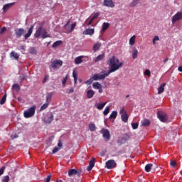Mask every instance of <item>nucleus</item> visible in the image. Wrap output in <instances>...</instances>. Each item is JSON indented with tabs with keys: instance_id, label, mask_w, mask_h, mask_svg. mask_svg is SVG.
<instances>
[{
	"instance_id": "f257e3e1",
	"label": "nucleus",
	"mask_w": 182,
	"mask_h": 182,
	"mask_svg": "<svg viewBox=\"0 0 182 182\" xmlns=\"http://www.w3.org/2000/svg\"><path fill=\"white\" fill-rule=\"evenodd\" d=\"M107 65L110 68L107 73L110 75V73L119 70L120 68H123L124 63L120 62L119 58H117L116 56H112L108 59Z\"/></svg>"
},
{
	"instance_id": "f03ea898",
	"label": "nucleus",
	"mask_w": 182,
	"mask_h": 182,
	"mask_svg": "<svg viewBox=\"0 0 182 182\" xmlns=\"http://www.w3.org/2000/svg\"><path fill=\"white\" fill-rule=\"evenodd\" d=\"M35 110H36V105H33L28 109L24 111L23 116L26 119L33 117L35 116Z\"/></svg>"
},
{
	"instance_id": "7ed1b4c3",
	"label": "nucleus",
	"mask_w": 182,
	"mask_h": 182,
	"mask_svg": "<svg viewBox=\"0 0 182 182\" xmlns=\"http://www.w3.org/2000/svg\"><path fill=\"white\" fill-rule=\"evenodd\" d=\"M109 75L107 71L103 74H94L92 79H94V80H105Z\"/></svg>"
},
{
	"instance_id": "20e7f679",
	"label": "nucleus",
	"mask_w": 182,
	"mask_h": 182,
	"mask_svg": "<svg viewBox=\"0 0 182 182\" xmlns=\"http://www.w3.org/2000/svg\"><path fill=\"white\" fill-rule=\"evenodd\" d=\"M157 116L158 119H159V120L163 123H166V122H167V114H166L165 112L159 111L157 112Z\"/></svg>"
},
{
	"instance_id": "39448f33",
	"label": "nucleus",
	"mask_w": 182,
	"mask_h": 182,
	"mask_svg": "<svg viewBox=\"0 0 182 182\" xmlns=\"http://www.w3.org/2000/svg\"><path fill=\"white\" fill-rule=\"evenodd\" d=\"M82 175V171L76 170V169H70L68 171V176L69 177H72L73 176H77V177H80Z\"/></svg>"
},
{
	"instance_id": "423d86ee",
	"label": "nucleus",
	"mask_w": 182,
	"mask_h": 182,
	"mask_svg": "<svg viewBox=\"0 0 182 182\" xmlns=\"http://www.w3.org/2000/svg\"><path fill=\"white\" fill-rule=\"evenodd\" d=\"M16 38L19 39L24 33H26V31L23 28H16L14 30Z\"/></svg>"
},
{
	"instance_id": "0eeeda50",
	"label": "nucleus",
	"mask_w": 182,
	"mask_h": 182,
	"mask_svg": "<svg viewBox=\"0 0 182 182\" xmlns=\"http://www.w3.org/2000/svg\"><path fill=\"white\" fill-rule=\"evenodd\" d=\"M116 166H117L116 161L113 159L108 160L106 162V167L107 168H108V170H111V168H114Z\"/></svg>"
},
{
	"instance_id": "6e6552de",
	"label": "nucleus",
	"mask_w": 182,
	"mask_h": 182,
	"mask_svg": "<svg viewBox=\"0 0 182 182\" xmlns=\"http://www.w3.org/2000/svg\"><path fill=\"white\" fill-rule=\"evenodd\" d=\"M102 134L105 141H109V140H110V132L109 129H102Z\"/></svg>"
},
{
	"instance_id": "1a4fd4ad",
	"label": "nucleus",
	"mask_w": 182,
	"mask_h": 182,
	"mask_svg": "<svg viewBox=\"0 0 182 182\" xmlns=\"http://www.w3.org/2000/svg\"><path fill=\"white\" fill-rule=\"evenodd\" d=\"M171 19L172 23H176L177 21H180L181 19H182V11H179L176 14L173 16H172Z\"/></svg>"
},
{
	"instance_id": "9d476101",
	"label": "nucleus",
	"mask_w": 182,
	"mask_h": 182,
	"mask_svg": "<svg viewBox=\"0 0 182 182\" xmlns=\"http://www.w3.org/2000/svg\"><path fill=\"white\" fill-rule=\"evenodd\" d=\"M58 65H59V66H62L63 65V61L60 60H55L51 63L53 69H58Z\"/></svg>"
},
{
	"instance_id": "9b49d317",
	"label": "nucleus",
	"mask_w": 182,
	"mask_h": 182,
	"mask_svg": "<svg viewBox=\"0 0 182 182\" xmlns=\"http://www.w3.org/2000/svg\"><path fill=\"white\" fill-rule=\"evenodd\" d=\"M42 32H43V24H41L38 29L36 30L34 36L36 38H40L41 35H42Z\"/></svg>"
},
{
	"instance_id": "f8f14e48",
	"label": "nucleus",
	"mask_w": 182,
	"mask_h": 182,
	"mask_svg": "<svg viewBox=\"0 0 182 182\" xmlns=\"http://www.w3.org/2000/svg\"><path fill=\"white\" fill-rule=\"evenodd\" d=\"M104 6L108 8H114V3L112 0H104Z\"/></svg>"
},
{
	"instance_id": "ddd939ff",
	"label": "nucleus",
	"mask_w": 182,
	"mask_h": 182,
	"mask_svg": "<svg viewBox=\"0 0 182 182\" xmlns=\"http://www.w3.org/2000/svg\"><path fill=\"white\" fill-rule=\"evenodd\" d=\"M53 122V114H50L46 119H44V123L46 124H50Z\"/></svg>"
},
{
	"instance_id": "4468645a",
	"label": "nucleus",
	"mask_w": 182,
	"mask_h": 182,
	"mask_svg": "<svg viewBox=\"0 0 182 182\" xmlns=\"http://www.w3.org/2000/svg\"><path fill=\"white\" fill-rule=\"evenodd\" d=\"M95 33L94 28H87L82 32V35H90L92 36Z\"/></svg>"
},
{
	"instance_id": "2eb2a0df",
	"label": "nucleus",
	"mask_w": 182,
	"mask_h": 182,
	"mask_svg": "<svg viewBox=\"0 0 182 182\" xmlns=\"http://www.w3.org/2000/svg\"><path fill=\"white\" fill-rule=\"evenodd\" d=\"M129 139H130V136H129V134H126L124 136L117 141V143H120L121 141L122 143H120V144H123V143H126Z\"/></svg>"
},
{
	"instance_id": "dca6fc26",
	"label": "nucleus",
	"mask_w": 182,
	"mask_h": 182,
	"mask_svg": "<svg viewBox=\"0 0 182 182\" xmlns=\"http://www.w3.org/2000/svg\"><path fill=\"white\" fill-rule=\"evenodd\" d=\"M32 32H33V26H31L26 34L24 35V39L26 41L28 38H31V35H32Z\"/></svg>"
},
{
	"instance_id": "f3484780",
	"label": "nucleus",
	"mask_w": 182,
	"mask_h": 182,
	"mask_svg": "<svg viewBox=\"0 0 182 182\" xmlns=\"http://www.w3.org/2000/svg\"><path fill=\"white\" fill-rule=\"evenodd\" d=\"M95 167V158H92L87 168V171H92V168Z\"/></svg>"
},
{
	"instance_id": "a211bd4d",
	"label": "nucleus",
	"mask_w": 182,
	"mask_h": 182,
	"mask_svg": "<svg viewBox=\"0 0 182 182\" xmlns=\"http://www.w3.org/2000/svg\"><path fill=\"white\" fill-rule=\"evenodd\" d=\"M106 104L107 102H100V103H96L95 106L98 110H102L105 106H106Z\"/></svg>"
},
{
	"instance_id": "6ab92c4d",
	"label": "nucleus",
	"mask_w": 182,
	"mask_h": 182,
	"mask_svg": "<svg viewBox=\"0 0 182 182\" xmlns=\"http://www.w3.org/2000/svg\"><path fill=\"white\" fill-rule=\"evenodd\" d=\"M41 37L43 38V39H46V38H50V36L48 34V31H46V28H43Z\"/></svg>"
},
{
	"instance_id": "aec40b11",
	"label": "nucleus",
	"mask_w": 182,
	"mask_h": 182,
	"mask_svg": "<svg viewBox=\"0 0 182 182\" xmlns=\"http://www.w3.org/2000/svg\"><path fill=\"white\" fill-rule=\"evenodd\" d=\"M166 86V82L162 83L158 88V95H161L164 92V87Z\"/></svg>"
},
{
	"instance_id": "412c9836",
	"label": "nucleus",
	"mask_w": 182,
	"mask_h": 182,
	"mask_svg": "<svg viewBox=\"0 0 182 182\" xmlns=\"http://www.w3.org/2000/svg\"><path fill=\"white\" fill-rule=\"evenodd\" d=\"M93 96H95V91H93V90H89L87 91V99H92Z\"/></svg>"
},
{
	"instance_id": "4be33fe9",
	"label": "nucleus",
	"mask_w": 182,
	"mask_h": 182,
	"mask_svg": "<svg viewBox=\"0 0 182 182\" xmlns=\"http://www.w3.org/2000/svg\"><path fill=\"white\" fill-rule=\"evenodd\" d=\"M100 15V14L99 13H95L94 14V16H92V18L90 19V21L88 22V24H87L88 26L92 25V23H93V21H95V19H96V18H98Z\"/></svg>"
},
{
	"instance_id": "5701e85b",
	"label": "nucleus",
	"mask_w": 182,
	"mask_h": 182,
	"mask_svg": "<svg viewBox=\"0 0 182 182\" xmlns=\"http://www.w3.org/2000/svg\"><path fill=\"white\" fill-rule=\"evenodd\" d=\"M121 119L124 122V123H127L129 120V116H127V113H124L121 114Z\"/></svg>"
},
{
	"instance_id": "b1692460",
	"label": "nucleus",
	"mask_w": 182,
	"mask_h": 182,
	"mask_svg": "<svg viewBox=\"0 0 182 182\" xmlns=\"http://www.w3.org/2000/svg\"><path fill=\"white\" fill-rule=\"evenodd\" d=\"M52 96H53V92H50L48 93L46 97V103H48L49 105V103H50V100H52Z\"/></svg>"
},
{
	"instance_id": "393cba45",
	"label": "nucleus",
	"mask_w": 182,
	"mask_h": 182,
	"mask_svg": "<svg viewBox=\"0 0 182 182\" xmlns=\"http://www.w3.org/2000/svg\"><path fill=\"white\" fill-rule=\"evenodd\" d=\"M102 59H105V54H100L98 56H97L95 59V62L97 63V62H100V60H102Z\"/></svg>"
},
{
	"instance_id": "a878e982",
	"label": "nucleus",
	"mask_w": 182,
	"mask_h": 182,
	"mask_svg": "<svg viewBox=\"0 0 182 182\" xmlns=\"http://www.w3.org/2000/svg\"><path fill=\"white\" fill-rule=\"evenodd\" d=\"M14 6V3H10V4H5L3 6L4 12H6V11H8V9H9V8H11V6Z\"/></svg>"
},
{
	"instance_id": "bb28decb",
	"label": "nucleus",
	"mask_w": 182,
	"mask_h": 182,
	"mask_svg": "<svg viewBox=\"0 0 182 182\" xmlns=\"http://www.w3.org/2000/svg\"><path fill=\"white\" fill-rule=\"evenodd\" d=\"M141 126H144V127H149V126H150V120L147 119H144L141 122Z\"/></svg>"
},
{
	"instance_id": "cd10ccee",
	"label": "nucleus",
	"mask_w": 182,
	"mask_h": 182,
	"mask_svg": "<svg viewBox=\"0 0 182 182\" xmlns=\"http://www.w3.org/2000/svg\"><path fill=\"white\" fill-rule=\"evenodd\" d=\"M109 23H103L102 26V32H105L106 31H107V29L109 28Z\"/></svg>"
},
{
	"instance_id": "c85d7f7f",
	"label": "nucleus",
	"mask_w": 182,
	"mask_h": 182,
	"mask_svg": "<svg viewBox=\"0 0 182 182\" xmlns=\"http://www.w3.org/2000/svg\"><path fill=\"white\" fill-rule=\"evenodd\" d=\"M138 55H139V50H137V49H136V48H133L132 58L133 59L137 58Z\"/></svg>"
},
{
	"instance_id": "c756f323",
	"label": "nucleus",
	"mask_w": 182,
	"mask_h": 182,
	"mask_svg": "<svg viewBox=\"0 0 182 182\" xmlns=\"http://www.w3.org/2000/svg\"><path fill=\"white\" fill-rule=\"evenodd\" d=\"M82 59H83V56H78L75 59V65H79L80 63H82L83 62V60H82Z\"/></svg>"
},
{
	"instance_id": "7c9ffc66",
	"label": "nucleus",
	"mask_w": 182,
	"mask_h": 182,
	"mask_svg": "<svg viewBox=\"0 0 182 182\" xmlns=\"http://www.w3.org/2000/svg\"><path fill=\"white\" fill-rule=\"evenodd\" d=\"M140 0H133L132 2L129 4L130 8H134V6H137Z\"/></svg>"
},
{
	"instance_id": "2f4dec72",
	"label": "nucleus",
	"mask_w": 182,
	"mask_h": 182,
	"mask_svg": "<svg viewBox=\"0 0 182 182\" xmlns=\"http://www.w3.org/2000/svg\"><path fill=\"white\" fill-rule=\"evenodd\" d=\"M100 46H102V44L100 43H97L93 46V51L97 52V50H99L100 49Z\"/></svg>"
},
{
	"instance_id": "473e14b6",
	"label": "nucleus",
	"mask_w": 182,
	"mask_h": 182,
	"mask_svg": "<svg viewBox=\"0 0 182 182\" xmlns=\"http://www.w3.org/2000/svg\"><path fill=\"white\" fill-rule=\"evenodd\" d=\"M151 167H153V164H148L145 166V171L146 173H150L151 171Z\"/></svg>"
},
{
	"instance_id": "72a5a7b5",
	"label": "nucleus",
	"mask_w": 182,
	"mask_h": 182,
	"mask_svg": "<svg viewBox=\"0 0 182 182\" xmlns=\"http://www.w3.org/2000/svg\"><path fill=\"white\" fill-rule=\"evenodd\" d=\"M134 43H136V36L134 35L129 38V45L130 46H133Z\"/></svg>"
},
{
	"instance_id": "f704fd0d",
	"label": "nucleus",
	"mask_w": 182,
	"mask_h": 182,
	"mask_svg": "<svg viewBox=\"0 0 182 182\" xmlns=\"http://www.w3.org/2000/svg\"><path fill=\"white\" fill-rule=\"evenodd\" d=\"M10 57L13 58L14 59H16V60L19 59V55H18V53H16L14 51L10 53Z\"/></svg>"
},
{
	"instance_id": "c9c22d12",
	"label": "nucleus",
	"mask_w": 182,
	"mask_h": 182,
	"mask_svg": "<svg viewBox=\"0 0 182 182\" xmlns=\"http://www.w3.org/2000/svg\"><path fill=\"white\" fill-rule=\"evenodd\" d=\"M92 87L94 89H100V87H102V84H100L99 82H94L92 84Z\"/></svg>"
},
{
	"instance_id": "e433bc0d",
	"label": "nucleus",
	"mask_w": 182,
	"mask_h": 182,
	"mask_svg": "<svg viewBox=\"0 0 182 182\" xmlns=\"http://www.w3.org/2000/svg\"><path fill=\"white\" fill-rule=\"evenodd\" d=\"M62 45V41H57L52 45V48H58V46H60Z\"/></svg>"
},
{
	"instance_id": "4c0bfd02",
	"label": "nucleus",
	"mask_w": 182,
	"mask_h": 182,
	"mask_svg": "<svg viewBox=\"0 0 182 182\" xmlns=\"http://www.w3.org/2000/svg\"><path fill=\"white\" fill-rule=\"evenodd\" d=\"M73 77H74V83L76 85L77 83V73L75 70L73 72Z\"/></svg>"
},
{
	"instance_id": "58836bf2",
	"label": "nucleus",
	"mask_w": 182,
	"mask_h": 182,
	"mask_svg": "<svg viewBox=\"0 0 182 182\" xmlns=\"http://www.w3.org/2000/svg\"><path fill=\"white\" fill-rule=\"evenodd\" d=\"M75 28H76V22L70 25V29L68 31V33L73 32Z\"/></svg>"
},
{
	"instance_id": "ea45409f",
	"label": "nucleus",
	"mask_w": 182,
	"mask_h": 182,
	"mask_svg": "<svg viewBox=\"0 0 182 182\" xmlns=\"http://www.w3.org/2000/svg\"><path fill=\"white\" fill-rule=\"evenodd\" d=\"M117 117V112L113 111L109 115V119H116Z\"/></svg>"
},
{
	"instance_id": "a19ab883",
	"label": "nucleus",
	"mask_w": 182,
	"mask_h": 182,
	"mask_svg": "<svg viewBox=\"0 0 182 182\" xmlns=\"http://www.w3.org/2000/svg\"><path fill=\"white\" fill-rule=\"evenodd\" d=\"M49 106V104L48 102H46L43 104L41 108H40V112H42L43 110H45V109H48V107Z\"/></svg>"
},
{
	"instance_id": "79ce46f5",
	"label": "nucleus",
	"mask_w": 182,
	"mask_h": 182,
	"mask_svg": "<svg viewBox=\"0 0 182 182\" xmlns=\"http://www.w3.org/2000/svg\"><path fill=\"white\" fill-rule=\"evenodd\" d=\"M108 113H110V107H106L103 112V114L104 116H107Z\"/></svg>"
},
{
	"instance_id": "37998d69",
	"label": "nucleus",
	"mask_w": 182,
	"mask_h": 182,
	"mask_svg": "<svg viewBox=\"0 0 182 182\" xmlns=\"http://www.w3.org/2000/svg\"><path fill=\"white\" fill-rule=\"evenodd\" d=\"M12 87L14 90H16V92H19V90H21V87L18 84H14Z\"/></svg>"
},
{
	"instance_id": "c03bdc74",
	"label": "nucleus",
	"mask_w": 182,
	"mask_h": 182,
	"mask_svg": "<svg viewBox=\"0 0 182 182\" xmlns=\"http://www.w3.org/2000/svg\"><path fill=\"white\" fill-rule=\"evenodd\" d=\"M5 102H6V94H4V95L0 100V105H5Z\"/></svg>"
},
{
	"instance_id": "a18cd8bd",
	"label": "nucleus",
	"mask_w": 182,
	"mask_h": 182,
	"mask_svg": "<svg viewBox=\"0 0 182 182\" xmlns=\"http://www.w3.org/2000/svg\"><path fill=\"white\" fill-rule=\"evenodd\" d=\"M89 129L90 132H95V130H96V126L95 125V124H90Z\"/></svg>"
},
{
	"instance_id": "49530a36",
	"label": "nucleus",
	"mask_w": 182,
	"mask_h": 182,
	"mask_svg": "<svg viewBox=\"0 0 182 182\" xmlns=\"http://www.w3.org/2000/svg\"><path fill=\"white\" fill-rule=\"evenodd\" d=\"M93 80H95L92 77H90L89 80H87V81H85V84L86 85H92V83H93Z\"/></svg>"
},
{
	"instance_id": "de8ad7c7",
	"label": "nucleus",
	"mask_w": 182,
	"mask_h": 182,
	"mask_svg": "<svg viewBox=\"0 0 182 182\" xmlns=\"http://www.w3.org/2000/svg\"><path fill=\"white\" fill-rule=\"evenodd\" d=\"M132 129H134V130H136V129H138V127H139V123H132Z\"/></svg>"
},
{
	"instance_id": "09e8293b",
	"label": "nucleus",
	"mask_w": 182,
	"mask_h": 182,
	"mask_svg": "<svg viewBox=\"0 0 182 182\" xmlns=\"http://www.w3.org/2000/svg\"><path fill=\"white\" fill-rule=\"evenodd\" d=\"M3 182H9V176H4L2 178Z\"/></svg>"
},
{
	"instance_id": "8fccbe9b",
	"label": "nucleus",
	"mask_w": 182,
	"mask_h": 182,
	"mask_svg": "<svg viewBox=\"0 0 182 182\" xmlns=\"http://www.w3.org/2000/svg\"><path fill=\"white\" fill-rule=\"evenodd\" d=\"M170 164L171 167H173L174 168L177 166V162H176V161H171Z\"/></svg>"
},
{
	"instance_id": "3c124183",
	"label": "nucleus",
	"mask_w": 182,
	"mask_h": 182,
	"mask_svg": "<svg viewBox=\"0 0 182 182\" xmlns=\"http://www.w3.org/2000/svg\"><path fill=\"white\" fill-rule=\"evenodd\" d=\"M66 82H68V75L63 79L62 84L63 86L66 85Z\"/></svg>"
},
{
	"instance_id": "603ef678",
	"label": "nucleus",
	"mask_w": 182,
	"mask_h": 182,
	"mask_svg": "<svg viewBox=\"0 0 182 182\" xmlns=\"http://www.w3.org/2000/svg\"><path fill=\"white\" fill-rule=\"evenodd\" d=\"M144 75H146V76H149V77H150V76H151L150 70L146 69V70L144 71Z\"/></svg>"
},
{
	"instance_id": "864d4df0",
	"label": "nucleus",
	"mask_w": 182,
	"mask_h": 182,
	"mask_svg": "<svg viewBox=\"0 0 182 182\" xmlns=\"http://www.w3.org/2000/svg\"><path fill=\"white\" fill-rule=\"evenodd\" d=\"M60 150V148H58V147H55L53 149V154H55V153H58V151Z\"/></svg>"
},
{
	"instance_id": "5fc2aeb1",
	"label": "nucleus",
	"mask_w": 182,
	"mask_h": 182,
	"mask_svg": "<svg viewBox=\"0 0 182 182\" xmlns=\"http://www.w3.org/2000/svg\"><path fill=\"white\" fill-rule=\"evenodd\" d=\"M50 178H52V175H48L46 179V182H50Z\"/></svg>"
},
{
	"instance_id": "6e6d98bb",
	"label": "nucleus",
	"mask_w": 182,
	"mask_h": 182,
	"mask_svg": "<svg viewBox=\"0 0 182 182\" xmlns=\"http://www.w3.org/2000/svg\"><path fill=\"white\" fill-rule=\"evenodd\" d=\"M4 170H5V166H2V167L0 168V176H2V174H4Z\"/></svg>"
},
{
	"instance_id": "4d7b16f0",
	"label": "nucleus",
	"mask_w": 182,
	"mask_h": 182,
	"mask_svg": "<svg viewBox=\"0 0 182 182\" xmlns=\"http://www.w3.org/2000/svg\"><path fill=\"white\" fill-rule=\"evenodd\" d=\"M119 113L120 114H124V113H126V111L124 110V107H122L120 110H119Z\"/></svg>"
},
{
	"instance_id": "13d9d810",
	"label": "nucleus",
	"mask_w": 182,
	"mask_h": 182,
	"mask_svg": "<svg viewBox=\"0 0 182 182\" xmlns=\"http://www.w3.org/2000/svg\"><path fill=\"white\" fill-rule=\"evenodd\" d=\"M5 31H6V27L1 28L0 30V33H4V32H5Z\"/></svg>"
},
{
	"instance_id": "bf43d9fd",
	"label": "nucleus",
	"mask_w": 182,
	"mask_h": 182,
	"mask_svg": "<svg viewBox=\"0 0 182 182\" xmlns=\"http://www.w3.org/2000/svg\"><path fill=\"white\" fill-rule=\"evenodd\" d=\"M30 53H31L32 55L36 53V50H35V48H31Z\"/></svg>"
},
{
	"instance_id": "052dcab7",
	"label": "nucleus",
	"mask_w": 182,
	"mask_h": 182,
	"mask_svg": "<svg viewBox=\"0 0 182 182\" xmlns=\"http://www.w3.org/2000/svg\"><path fill=\"white\" fill-rule=\"evenodd\" d=\"M153 40L156 42V41H160V38L159 37V36H156L154 37Z\"/></svg>"
},
{
	"instance_id": "680f3d73",
	"label": "nucleus",
	"mask_w": 182,
	"mask_h": 182,
	"mask_svg": "<svg viewBox=\"0 0 182 182\" xmlns=\"http://www.w3.org/2000/svg\"><path fill=\"white\" fill-rule=\"evenodd\" d=\"M63 146V144H62V142L59 141L58 144V147H59L60 149V148H62Z\"/></svg>"
},
{
	"instance_id": "e2e57ef3",
	"label": "nucleus",
	"mask_w": 182,
	"mask_h": 182,
	"mask_svg": "<svg viewBox=\"0 0 182 182\" xmlns=\"http://www.w3.org/2000/svg\"><path fill=\"white\" fill-rule=\"evenodd\" d=\"M99 90V93H102L103 92V88L100 87V88H98Z\"/></svg>"
},
{
	"instance_id": "0e129e2a",
	"label": "nucleus",
	"mask_w": 182,
	"mask_h": 182,
	"mask_svg": "<svg viewBox=\"0 0 182 182\" xmlns=\"http://www.w3.org/2000/svg\"><path fill=\"white\" fill-rule=\"evenodd\" d=\"M168 62V58H166L165 60H164V63H167Z\"/></svg>"
},
{
	"instance_id": "69168bd1",
	"label": "nucleus",
	"mask_w": 182,
	"mask_h": 182,
	"mask_svg": "<svg viewBox=\"0 0 182 182\" xmlns=\"http://www.w3.org/2000/svg\"><path fill=\"white\" fill-rule=\"evenodd\" d=\"M73 92H75V90L73 88H70L69 93H73Z\"/></svg>"
},
{
	"instance_id": "338daca9",
	"label": "nucleus",
	"mask_w": 182,
	"mask_h": 182,
	"mask_svg": "<svg viewBox=\"0 0 182 182\" xmlns=\"http://www.w3.org/2000/svg\"><path fill=\"white\" fill-rule=\"evenodd\" d=\"M20 49H21V50H25V46H21Z\"/></svg>"
},
{
	"instance_id": "774afa93",
	"label": "nucleus",
	"mask_w": 182,
	"mask_h": 182,
	"mask_svg": "<svg viewBox=\"0 0 182 182\" xmlns=\"http://www.w3.org/2000/svg\"><path fill=\"white\" fill-rule=\"evenodd\" d=\"M178 70L179 72H182V66H179L178 68Z\"/></svg>"
}]
</instances>
